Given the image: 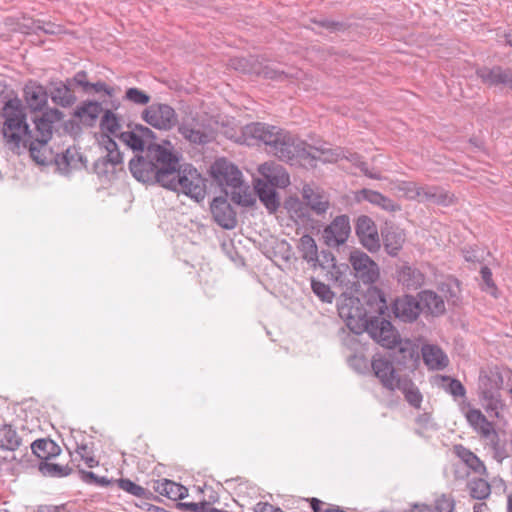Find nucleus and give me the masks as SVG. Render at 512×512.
<instances>
[{
  "label": "nucleus",
  "instance_id": "nucleus-28",
  "mask_svg": "<svg viewBox=\"0 0 512 512\" xmlns=\"http://www.w3.org/2000/svg\"><path fill=\"white\" fill-rule=\"evenodd\" d=\"M478 76L488 85L503 84L512 88V72L501 67L480 69Z\"/></svg>",
  "mask_w": 512,
  "mask_h": 512
},
{
  "label": "nucleus",
  "instance_id": "nucleus-48",
  "mask_svg": "<svg viewBox=\"0 0 512 512\" xmlns=\"http://www.w3.org/2000/svg\"><path fill=\"white\" fill-rule=\"evenodd\" d=\"M322 256H323L324 261L319 260V262L317 263V266H320L323 269H329V268L335 269L336 270L335 273H337V274H341L342 271H346L348 269L347 265L337 266L335 257L331 252L323 251Z\"/></svg>",
  "mask_w": 512,
  "mask_h": 512
},
{
  "label": "nucleus",
  "instance_id": "nucleus-46",
  "mask_svg": "<svg viewBox=\"0 0 512 512\" xmlns=\"http://www.w3.org/2000/svg\"><path fill=\"white\" fill-rule=\"evenodd\" d=\"M24 146H29L30 155L37 163L45 165L48 162L47 157L44 154L47 143H39L35 140H25L22 142Z\"/></svg>",
  "mask_w": 512,
  "mask_h": 512
},
{
  "label": "nucleus",
  "instance_id": "nucleus-49",
  "mask_svg": "<svg viewBox=\"0 0 512 512\" xmlns=\"http://www.w3.org/2000/svg\"><path fill=\"white\" fill-rule=\"evenodd\" d=\"M481 277L484 282V290L492 296H497V287L492 280V272L488 267L481 268Z\"/></svg>",
  "mask_w": 512,
  "mask_h": 512
},
{
  "label": "nucleus",
  "instance_id": "nucleus-5",
  "mask_svg": "<svg viewBox=\"0 0 512 512\" xmlns=\"http://www.w3.org/2000/svg\"><path fill=\"white\" fill-rule=\"evenodd\" d=\"M349 263L353 269L354 277L363 284L370 285L379 280L380 268L365 252L358 249L351 251Z\"/></svg>",
  "mask_w": 512,
  "mask_h": 512
},
{
  "label": "nucleus",
  "instance_id": "nucleus-26",
  "mask_svg": "<svg viewBox=\"0 0 512 512\" xmlns=\"http://www.w3.org/2000/svg\"><path fill=\"white\" fill-rule=\"evenodd\" d=\"M254 188L260 201L267 208V210L270 213L276 212L280 206V202L275 191V187L269 185V183L262 179H256L254 181Z\"/></svg>",
  "mask_w": 512,
  "mask_h": 512
},
{
  "label": "nucleus",
  "instance_id": "nucleus-17",
  "mask_svg": "<svg viewBox=\"0 0 512 512\" xmlns=\"http://www.w3.org/2000/svg\"><path fill=\"white\" fill-rule=\"evenodd\" d=\"M211 213L217 224L224 229H233L237 225L236 214L223 197L215 198L211 203Z\"/></svg>",
  "mask_w": 512,
  "mask_h": 512
},
{
  "label": "nucleus",
  "instance_id": "nucleus-62",
  "mask_svg": "<svg viewBox=\"0 0 512 512\" xmlns=\"http://www.w3.org/2000/svg\"><path fill=\"white\" fill-rule=\"evenodd\" d=\"M492 449H493V452H494V457L499 461L501 462L502 459L505 457L504 455V451L500 448V445H499V436L497 435V451L495 449V447L490 444Z\"/></svg>",
  "mask_w": 512,
  "mask_h": 512
},
{
  "label": "nucleus",
  "instance_id": "nucleus-58",
  "mask_svg": "<svg viewBox=\"0 0 512 512\" xmlns=\"http://www.w3.org/2000/svg\"><path fill=\"white\" fill-rule=\"evenodd\" d=\"M74 81L77 85L82 86L85 89V91H88L90 83L86 81V72L80 71L76 73V75L74 76Z\"/></svg>",
  "mask_w": 512,
  "mask_h": 512
},
{
  "label": "nucleus",
  "instance_id": "nucleus-1",
  "mask_svg": "<svg viewBox=\"0 0 512 512\" xmlns=\"http://www.w3.org/2000/svg\"><path fill=\"white\" fill-rule=\"evenodd\" d=\"M130 149L144 154L130 160V172L139 182L158 183L197 202L205 198V179L192 165H180L170 141L155 143L153 131L137 124L130 130Z\"/></svg>",
  "mask_w": 512,
  "mask_h": 512
},
{
  "label": "nucleus",
  "instance_id": "nucleus-51",
  "mask_svg": "<svg viewBox=\"0 0 512 512\" xmlns=\"http://www.w3.org/2000/svg\"><path fill=\"white\" fill-rule=\"evenodd\" d=\"M348 328L351 332L354 334L360 335L363 332H367L370 337L372 338V330L371 328L374 327L376 324H379V322H346Z\"/></svg>",
  "mask_w": 512,
  "mask_h": 512
},
{
  "label": "nucleus",
  "instance_id": "nucleus-4",
  "mask_svg": "<svg viewBox=\"0 0 512 512\" xmlns=\"http://www.w3.org/2000/svg\"><path fill=\"white\" fill-rule=\"evenodd\" d=\"M2 133L6 143L13 149L19 148L29 136L26 108L19 98L9 99L2 108Z\"/></svg>",
  "mask_w": 512,
  "mask_h": 512
},
{
  "label": "nucleus",
  "instance_id": "nucleus-14",
  "mask_svg": "<svg viewBox=\"0 0 512 512\" xmlns=\"http://www.w3.org/2000/svg\"><path fill=\"white\" fill-rule=\"evenodd\" d=\"M235 69H240L245 73H253L264 78L282 80L287 77L284 71H279L270 65H262L257 59H237L233 63Z\"/></svg>",
  "mask_w": 512,
  "mask_h": 512
},
{
  "label": "nucleus",
  "instance_id": "nucleus-61",
  "mask_svg": "<svg viewBox=\"0 0 512 512\" xmlns=\"http://www.w3.org/2000/svg\"><path fill=\"white\" fill-rule=\"evenodd\" d=\"M464 258L468 262H476L480 260V257L475 250H463Z\"/></svg>",
  "mask_w": 512,
  "mask_h": 512
},
{
  "label": "nucleus",
  "instance_id": "nucleus-60",
  "mask_svg": "<svg viewBox=\"0 0 512 512\" xmlns=\"http://www.w3.org/2000/svg\"><path fill=\"white\" fill-rule=\"evenodd\" d=\"M38 512H67L63 506L41 505Z\"/></svg>",
  "mask_w": 512,
  "mask_h": 512
},
{
  "label": "nucleus",
  "instance_id": "nucleus-37",
  "mask_svg": "<svg viewBox=\"0 0 512 512\" xmlns=\"http://www.w3.org/2000/svg\"><path fill=\"white\" fill-rule=\"evenodd\" d=\"M21 445V438L11 425L0 423V448L15 451Z\"/></svg>",
  "mask_w": 512,
  "mask_h": 512
},
{
  "label": "nucleus",
  "instance_id": "nucleus-31",
  "mask_svg": "<svg viewBox=\"0 0 512 512\" xmlns=\"http://www.w3.org/2000/svg\"><path fill=\"white\" fill-rule=\"evenodd\" d=\"M56 164L63 173L84 166L83 158L76 148H67L64 153L57 155Z\"/></svg>",
  "mask_w": 512,
  "mask_h": 512
},
{
  "label": "nucleus",
  "instance_id": "nucleus-6",
  "mask_svg": "<svg viewBox=\"0 0 512 512\" xmlns=\"http://www.w3.org/2000/svg\"><path fill=\"white\" fill-rule=\"evenodd\" d=\"M106 149V156L95 161L94 172L101 181L110 182L117 178L118 173L123 172V162L114 140H109Z\"/></svg>",
  "mask_w": 512,
  "mask_h": 512
},
{
  "label": "nucleus",
  "instance_id": "nucleus-34",
  "mask_svg": "<svg viewBox=\"0 0 512 512\" xmlns=\"http://www.w3.org/2000/svg\"><path fill=\"white\" fill-rule=\"evenodd\" d=\"M102 112L103 108L100 103L90 101L77 107L75 115L83 124L93 126Z\"/></svg>",
  "mask_w": 512,
  "mask_h": 512
},
{
  "label": "nucleus",
  "instance_id": "nucleus-15",
  "mask_svg": "<svg viewBox=\"0 0 512 512\" xmlns=\"http://www.w3.org/2000/svg\"><path fill=\"white\" fill-rule=\"evenodd\" d=\"M302 197L309 212L312 211L316 215L325 214L330 207L328 195L319 187L308 184L304 185L302 188Z\"/></svg>",
  "mask_w": 512,
  "mask_h": 512
},
{
  "label": "nucleus",
  "instance_id": "nucleus-38",
  "mask_svg": "<svg viewBox=\"0 0 512 512\" xmlns=\"http://www.w3.org/2000/svg\"><path fill=\"white\" fill-rule=\"evenodd\" d=\"M226 194H229L231 200L241 206L249 207L252 206L255 202V198L253 193L251 192L249 186L242 184H238L237 187H231L229 190H225Z\"/></svg>",
  "mask_w": 512,
  "mask_h": 512
},
{
  "label": "nucleus",
  "instance_id": "nucleus-16",
  "mask_svg": "<svg viewBox=\"0 0 512 512\" xmlns=\"http://www.w3.org/2000/svg\"><path fill=\"white\" fill-rule=\"evenodd\" d=\"M466 419L470 426L476 430L481 437L489 441L497 450V432L493 424L487 420L486 416L479 409H469L466 412Z\"/></svg>",
  "mask_w": 512,
  "mask_h": 512
},
{
  "label": "nucleus",
  "instance_id": "nucleus-52",
  "mask_svg": "<svg viewBox=\"0 0 512 512\" xmlns=\"http://www.w3.org/2000/svg\"><path fill=\"white\" fill-rule=\"evenodd\" d=\"M444 381H448L447 391L454 397H464L466 390L463 384L457 379H451L450 377H443Z\"/></svg>",
  "mask_w": 512,
  "mask_h": 512
},
{
  "label": "nucleus",
  "instance_id": "nucleus-10",
  "mask_svg": "<svg viewBox=\"0 0 512 512\" xmlns=\"http://www.w3.org/2000/svg\"><path fill=\"white\" fill-rule=\"evenodd\" d=\"M371 367L381 385L391 392L397 390L398 383L404 378L396 373L394 362L390 357L381 355L373 356Z\"/></svg>",
  "mask_w": 512,
  "mask_h": 512
},
{
  "label": "nucleus",
  "instance_id": "nucleus-3",
  "mask_svg": "<svg viewBox=\"0 0 512 512\" xmlns=\"http://www.w3.org/2000/svg\"><path fill=\"white\" fill-rule=\"evenodd\" d=\"M358 299L345 298L338 305V313L341 320H390L392 316L399 320H417L422 313V306L419 298L412 295H403L394 300L392 306L387 304L384 293L376 291V297L370 302L371 310L378 316L367 317L355 307Z\"/></svg>",
  "mask_w": 512,
  "mask_h": 512
},
{
  "label": "nucleus",
  "instance_id": "nucleus-9",
  "mask_svg": "<svg viewBox=\"0 0 512 512\" xmlns=\"http://www.w3.org/2000/svg\"><path fill=\"white\" fill-rule=\"evenodd\" d=\"M399 189L411 200L445 204L449 196L436 186H420L415 182H402Z\"/></svg>",
  "mask_w": 512,
  "mask_h": 512
},
{
  "label": "nucleus",
  "instance_id": "nucleus-35",
  "mask_svg": "<svg viewBox=\"0 0 512 512\" xmlns=\"http://www.w3.org/2000/svg\"><path fill=\"white\" fill-rule=\"evenodd\" d=\"M284 208L294 221L306 222L310 219L309 209L304 202L297 197H289L284 202Z\"/></svg>",
  "mask_w": 512,
  "mask_h": 512
},
{
  "label": "nucleus",
  "instance_id": "nucleus-27",
  "mask_svg": "<svg viewBox=\"0 0 512 512\" xmlns=\"http://www.w3.org/2000/svg\"><path fill=\"white\" fill-rule=\"evenodd\" d=\"M421 352L423 361L429 369L443 370L449 364L447 355L436 345H423Z\"/></svg>",
  "mask_w": 512,
  "mask_h": 512
},
{
  "label": "nucleus",
  "instance_id": "nucleus-42",
  "mask_svg": "<svg viewBox=\"0 0 512 512\" xmlns=\"http://www.w3.org/2000/svg\"><path fill=\"white\" fill-rule=\"evenodd\" d=\"M456 452L461 460L474 472L479 474L486 473V467L484 463L472 451L466 449L463 446H457Z\"/></svg>",
  "mask_w": 512,
  "mask_h": 512
},
{
  "label": "nucleus",
  "instance_id": "nucleus-8",
  "mask_svg": "<svg viewBox=\"0 0 512 512\" xmlns=\"http://www.w3.org/2000/svg\"><path fill=\"white\" fill-rule=\"evenodd\" d=\"M62 118L63 113L56 108L44 111L40 117L34 118V129H29L27 140L48 143L53 134L54 124Z\"/></svg>",
  "mask_w": 512,
  "mask_h": 512
},
{
  "label": "nucleus",
  "instance_id": "nucleus-53",
  "mask_svg": "<svg viewBox=\"0 0 512 512\" xmlns=\"http://www.w3.org/2000/svg\"><path fill=\"white\" fill-rule=\"evenodd\" d=\"M82 476V480L88 484H94L97 486H107L109 484V480H107L105 477H99L95 473L90 471H80Z\"/></svg>",
  "mask_w": 512,
  "mask_h": 512
},
{
  "label": "nucleus",
  "instance_id": "nucleus-33",
  "mask_svg": "<svg viewBox=\"0 0 512 512\" xmlns=\"http://www.w3.org/2000/svg\"><path fill=\"white\" fill-rule=\"evenodd\" d=\"M33 454L39 459L48 460L60 454V447L51 439H38L31 444Z\"/></svg>",
  "mask_w": 512,
  "mask_h": 512
},
{
  "label": "nucleus",
  "instance_id": "nucleus-44",
  "mask_svg": "<svg viewBox=\"0 0 512 512\" xmlns=\"http://www.w3.org/2000/svg\"><path fill=\"white\" fill-rule=\"evenodd\" d=\"M469 490L471 497L478 500L486 499L491 493L490 484L482 478L471 480L469 482Z\"/></svg>",
  "mask_w": 512,
  "mask_h": 512
},
{
  "label": "nucleus",
  "instance_id": "nucleus-2",
  "mask_svg": "<svg viewBox=\"0 0 512 512\" xmlns=\"http://www.w3.org/2000/svg\"><path fill=\"white\" fill-rule=\"evenodd\" d=\"M244 135L263 142L269 153L291 165L316 166L317 162L333 163L342 157L339 149L325 144L319 147L308 146L305 141L275 126L252 123L244 128Z\"/></svg>",
  "mask_w": 512,
  "mask_h": 512
},
{
  "label": "nucleus",
  "instance_id": "nucleus-55",
  "mask_svg": "<svg viewBox=\"0 0 512 512\" xmlns=\"http://www.w3.org/2000/svg\"><path fill=\"white\" fill-rule=\"evenodd\" d=\"M150 101V96L137 88L130 87V102L137 105H146Z\"/></svg>",
  "mask_w": 512,
  "mask_h": 512
},
{
  "label": "nucleus",
  "instance_id": "nucleus-12",
  "mask_svg": "<svg viewBox=\"0 0 512 512\" xmlns=\"http://www.w3.org/2000/svg\"><path fill=\"white\" fill-rule=\"evenodd\" d=\"M212 177L227 189L242 184V173L236 165L225 158L217 159L211 166Z\"/></svg>",
  "mask_w": 512,
  "mask_h": 512
},
{
  "label": "nucleus",
  "instance_id": "nucleus-7",
  "mask_svg": "<svg viewBox=\"0 0 512 512\" xmlns=\"http://www.w3.org/2000/svg\"><path fill=\"white\" fill-rule=\"evenodd\" d=\"M143 120L159 130H170L178 121L175 110L168 104L155 103L148 106L142 113Z\"/></svg>",
  "mask_w": 512,
  "mask_h": 512
},
{
  "label": "nucleus",
  "instance_id": "nucleus-11",
  "mask_svg": "<svg viewBox=\"0 0 512 512\" xmlns=\"http://www.w3.org/2000/svg\"><path fill=\"white\" fill-rule=\"evenodd\" d=\"M350 233L349 217L347 215H339L324 228L322 238L328 247L336 248L346 243Z\"/></svg>",
  "mask_w": 512,
  "mask_h": 512
},
{
  "label": "nucleus",
  "instance_id": "nucleus-30",
  "mask_svg": "<svg viewBox=\"0 0 512 512\" xmlns=\"http://www.w3.org/2000/svg\"><path fill=\"white\" fill-rule=\"evenodd\" d=\"M154 490L171 500H181L188 496V489L181 484L168 479H162L154 484Z\"/></svg>",
  "mask_w": 512,
  "mask_h": 512
},
{
  "label": "nucleus",
  "instance_id": "nucleus-54",
  "mask_svg": "<svg viewBox=\"0 0 512 512\" xmlns=\"http://www.w3.org/2000/svg\"><path fill=\"white\" fill-rule=\"evenodd\" d=\"M208 502L203 501L200 503L194 502H179L177 508L184 511L190 512H207Z\"/></svg>",
  "mask_w": 512,
  "mask_h": 512
},
{
  "label": "nucleus",
  "instance_id": "nucleus-39",
  "mask_svg": "<svg viewBox=\"0 0 512 512\" xmlns=\"http://www.w3.org/2000/svg\"><path fill=\"white\" fill-rule=\"evenodd\" d=\"M51 99L57 105L69 107L74 104L76 98L68 85L60 82L51 91Z\"/></svg>",
  "mask_w": 512,
  "mask_h": 512
},
{
  "label": "nucleus",
  "instance_id": "nucleus-40",
  "mask_svg": "<svg viewBox=\"0 0 512 512\" xmlns=\"http://www.w3.org/2000/svg\"><path fill=\"white\" fill-rule=\"evenodd\" d=\"M483 407L490 417L499 418L500 411L505 407L500 393H481Z\"/></svg>",
  "mask_w": 512,
  "mask_h": 512
},
{
  "label": "nucleus",
  "instance_id": "nucleus-13",
  "mask_svg": "<svg viewBox=\"0 0 512 512\" xmlns=\"http://www.w3.org/2000/svg\"><path fill=\"white\" fill-rule=\"evenodd\" d=\"M356 234L360 243L369 252L375 253L380 247V238L374 221L368 216H360L356 222Z\"/></svg>",
  "mask_w": 512,
  "mask_h": 512
},
{
  "label": "nucleus",
  "instance_id": "nucleus-25",
  "mask_svg": "<svg viewBox=\"0 0 512 512\" xmlns=\"http://www.w3.org/2000/svg\"><path fill=\"white\" fill-rule=\"evenodd\" d=\"M398 283L408 290H417L425 281L424 274L410 265H403L396 271Z\"/></svg>",
  "mask_w": 512,
  "mask_h": 512
},
{
  "label": "nucleus",
  "instance_id": "nucleus-32",
  "mask_svg": "<svg viewBox=\"0 0 512 512\" xmlns=\"http://www.w3.org/2000/svg\"><path fill=\"white\" fill-rule=\"evenodd\" d=\"M397 389L400 390L405 400L414 408L419 409L423 400V396L415 385V383L408 377H404L400 380L397 385Z\"/></svg>",
  "mask_w": 512,
  "mask_h": 512
},
{
  "label": "nucleus",
  "instance_id": "nucleus-63",
  "mask_svg": "<svg viewBox=\"0 0 512 512\" xmlns=\"http://www.w3.org/2000/svg\"><path fill=\"white\" fill-rule=\"evenodd\" d=\"M311 502V508L313 509L314 512H323L325 509H323V502L320 501L319 499L317 498H312L310 500Z\"/></svg>",
  "mask_w": 512,
  "mask_h": 512
},
{
  "label": "nucleus",
  "instance_id": "nucleus-57",
  "mask_svg": "<svg viewBox=\"0 0 512 512\" xmlns=\"http://www.w3.org/2000/svg\"><path fill=\"white\" fill-rule=\"evenodd\" d=\"M130 494L138 496V497H146L147 494H151V493L146 491V489H144L143 487L130 481Z\"/></svg>",
  "mask_w": 512,
  "mask_h": 512
},
{
  "label": "nucleus",
  "instance_id": "nucleus-59",
  "mask_svg": "<svg viewBox=\"0 0 512 512\" xmlns=\"http://www.w3.org/2000/svg\"><path fill=\"white\" fill-rule=\"evenodd\" d=\"M89 90H94L96 93L104 92L110 95V89L103 82L90 83V86L88 87V91Z\"/></svg>",
  "mask_w": 512,
  "mask_h": 512
},
{
  "label": "nucleus",
  "instance_id": "nucleus-29",
  "mask_svg": "<svg viewBox=\"0 0 512 512\" xmlns=\"http://www.w3.org/2000/svg\"><path fill=\"white\" fill-rule=\"evenodd\" d=\"M382 235L386 252L392 257L397 256L406 239L404 231L398 227H389Z\"/></svg>",
  "mask_w": 512,
  "mask_h": 512
},
{
  "label": "nucleus",
  "instance_id": "nucleus-24",
  "mask_svg": "<svg viewBox=\"0 0 512 512\" xmlns=\"http://www.w3.org/2000/svg\"><path fill=\"white\" fill-rule=\"evenodd\" d=\"M418 298L422 306V312L426 315L439 317L446 310L444 300L434 291L423 290L418 293Z\"/></svg>",
  "mask_w": 512,
  "mask_h": 512
},
{
  "label": "nucleus",
  "instance_id": "nucleus-64",
  "mask_svg": "<svg viewBox=\"0 0 512 512\" xmlns=\"http://www.w3.org/2000/svg\"><path fill=\"white\" fill-rule=\"evenodd\" d=\"M76 455L79 456L81 460H83L85 456L90 455V451L86 445H81L77 447Z\"/></svg>",
  "mask_w": 512,
  "mask_h": 512
},
{
  "label": "nucleus",
  "instance_id": "nucleus-56",
  "mask_svg": "<svg viewBox=\"0 0 512 512\" xmlns=\"http://www.w3.org/2000/svg\"><path fill=\"white\" fill-rule=\"evenodd\" d=\"M356 164L360 168L361 172H363L364 175H366L367 177L372 178V179H381L380 174L377 172L371 171L369 169L367 163L362 162V161H357Z\"/></svg>",
  "mask_w": 512,
  "mask_h": 512
},
{
  "label": "nucleus",
  "instance_id": "nucleus-22",
  "mask_svg": "<svg viewBox=\"0 0 512 512\" xmlns=\"http://www.w3.org/2000/svg\"><path fill=\"white\" fill-rule=\"evenodd\" d=\"M393 322H379L372 330V339L388 349L394 348L402 342L398 331L392 325Z\"/></svg>",
  "mask_w": 512,
  "mask_h": 512
},
{
  "label": "nucleus",
  "instance_id": "nucleus-43",
  "mask_svg": "<svg viewBox=\"0 0 512 512\" xmlns=\"http://www.w3.org/2000/svg\"><path fill=\"white\" fill-rule=\"evenodd\" d=\"M362 194L364 199L372 204L378 205L387 211L395 210L394 202L377 191L363 189Z\"/></svg>",
  "mask_w": 512,
  "mask_h": 512
},
{
  "label": "nucleus",
  "instance_id": "nucleus-21",
  "mask_svg": "<svg viewBox=\"0 0 512 512\" xmlns=\"http://www.w3.org/2000/svg\"><path fill=\"white\" fill-rule=\"evenodd\" d=\"M24 99L32 111H41L48 103V93L44 86L36 81H29L24 87Z\"/></svg>",
  "mask_w": 512,
  "mask_h": 512
},
{
  "label": "nucleus",
  "instance_id": "nucleus-19",
  "mask_svg": "<svg viewBox=\"0 0 512 512\" xmlns=\"http://www.w3.org/2000/svg\"><path fill=\"white\" fill-rule=\"evenodd\" d=\"M178 131L186 140L193 144H206L213 138L212 129L209 126L194 120L191 123H182L178 127Z\"/></svg>",
  "mask_w": 512,
  "mask_h": 512
},
{
  "label": "nucleus",
  "instance_id": "nucleus-50",
  "mask_svg": "<svg viewBox=\"0 0 512 512\" xmlns=\"http://www.w3.org/2000/svg\"><path fill=\"white\" fill-rule=\"evenodd\" d=\"M454 507V499L449 495L442 494L435 501V509L437 512H453Z\"/></svg>",
  "mask_w": 512,
  "mask_h": 512
},
{
  "label": "nucleus",
  "instance_id": "nucleus-47",
  "mask_svg": "<svg viewBox=\"0 0 512 512\" xmlns=\"http://www.w3.org/2000/svg\"><path fill=\"white\" fill-rule=\"evenodd\" d=\"M311 287L315 295L319 297L323 302L331 303L334 298V293L330 287L320 281L312 280Z\"/></svg>",
  "mask_w": 512,
  "mask_h": 512
},
{
  "label": "nucleus",
  "instance_id": "nucleus-18",
  "mask_svg": "<svg viewBox=\"0 0 512 512\" xmlns=\"http://www.w3.org/2000/svg\"><path fill=\"white\" fill-rule=\"evenodd\" d=\"M259 173L264 181L275 188H286L290 184V177L285 168L274 162H266L259 166Z\"/></svg>",
  "mask_w": 512,
  "mask_h": 512
},
{
  "label": "nucleus",
  "instance_id": "nucleus-20",
  "mask_svg": "<svg viewBox=\"0 0 512 512\" xmlns=\"http://www.w3.org/2000/svg\"><path fill=\"white\" fill-rule=\"evenodd\" d=\"M398 345V349L394 350L389 355L394 364L407 369L416 367L419 360L417 347L408 340L402 341Z\"/></svg>",
  "mask_w": 512,
  "mask_h": 512
},
{
  "label": "nucleus",
  "instance_id": "nucleus-36",
  "mask_svg": "<svg viewBox=\"0 0 512 512\" xmlns=\"http://www.w3.org/2000/svg\"><path fill=\"white\" fill-rule=\"evenodd\" d=\"M302 258L310 263L313 267L319 262L318 248L314 238L308 234L303 235L299 239L298 245Z\"/></svg>",
  "mask_w": 512,
  "mask_h": 512
},
{
  "label": "nucleus",
  "instance_id": "nucleus-45",
  "mask_svg": "<svg viewBox=\"0 0 512 512\" xmlns=\"http://www.w3.org/2000/svg\"><path fill=\"white\" fill-rule=\"evenodd\" d=\"M39 470L45 476L51 477H64L71 473V468L67 465H60L50 462H42L39 466Z\"/></svg>",
  "mask_w": 512,
  "mask_h": 512
},
{
  "label": "nucleus",
  "instance_id": "nucleus-41",
  "mask_svg": "<svg viewBox=\"0 0 512 512\" xmlns=\"http://www.w3.org/2000/svg\"><path fill=\"white\" fill-rule=\"evenodd\" d=\"M100 128L103 134L107 137L106 146H109V140H112L110 136H117L119 134V119L113 112H111L110 110H106L102 116Z\"/></svg>",
  "mask_w": 512,
  "mask_h": 512
},
{
  "label": "nucleus",
  "instance_id": "nucleus-23",
  "mask_svg": "<svg viewBox=\"0 0 512 512\" xmlns=\"http://www.w3.org/2000/svg\"><path fill=\"white\" fill-rule=\"evenodd\" d=\"M504 383L502 370L498 366L488 367L482 370L479 377V388L481 393H499Z\"/></svg>",
  "mask_w": 512,
  "mask_h": 512
}]
</instances>
